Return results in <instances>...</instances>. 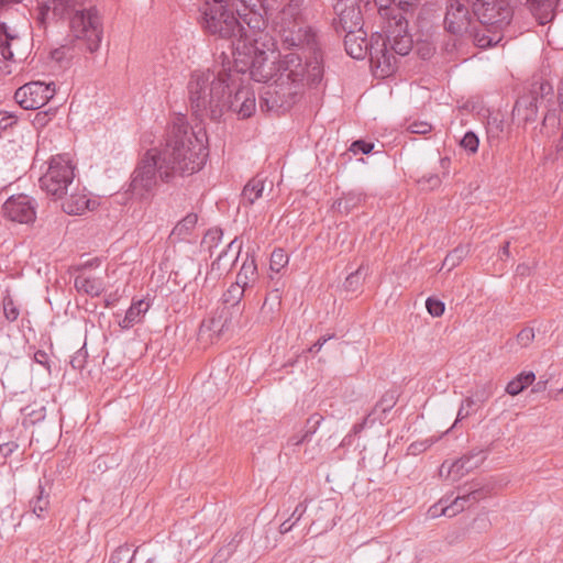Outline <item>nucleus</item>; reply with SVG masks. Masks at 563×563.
Here are the masks:
<instances>
[{
	"mask_svg": "<svg viewBox=\"0 0 563 563\" xmlns=\"http://www.w3.org/2000/svg\"><path fill=\"white\" fill-rule=\"evenodd\" d=\"M93 0H47L41 1L36 9V23L45 29L47 23L57 18H70L76 11L81 8H88Z\"/></svg>",
	"mask_w": 563,
	"mask_h": 563,
	"instance_id": "14",
	"label": "nucleus"
},
{
	"mask_svg": "<svg viewBox=\"0 0 563 563\" xmlns=\"http://www.w3.org/2000/svg\"><path fill=\"white\" fill-rule=\"evenodd\" d=\"M363 265H361L355 272L351 273L344 282V287L349 291H356L363 282Z\"/></svg>",
	"mask_w": 563,
	"mask_h": 563,
	"instance_id": "43",
	"label": "nucleus"
},
{
	"mask_svg": "<svg viewBox=\"0 0 563 563\" xmlns=\"http://www.w3.org/2000/svg\"><path fill=\"white\" fill-rule=\"evenodd\" d=\"M558 99H559V106L561 108V112H563V80H561L559 88H558Z\"/></svg>",
	"mask_w": 563,
	"mask_h": 563,
	"instance_id": "64",
	"label": "nucleus"
},
{
	"mask_svg": "<svg viewBox=\"0 0 563 563\" xmlns=\"http://www.w3.org/2000/svg\"><path fill=\"white\" fill-rule=\"evenodd\" d=\"M417 0H390V5L396 8V13L407 12L416 4Z\"/></svg>",
	"mask_w": 563,
	"mask_h": 563,
	"instance_id": "55",
	"label": "nucleus"
},
{
	"mask_svg": "<svg viewBox=\"0 0 563 563\" xmlns=\"http://www.w3.org/2000/svg\"><path fill=\"white\" fill-rule=\"evenodd\" d=\"M543 98L539 99L534 95H525L520 97L514 107L512 118L518 123H531L537 120L538 110L540 104L543 103Z\"/></svg>",
	"mask_w": 563,
	"mask_h": 563,
	"instance_id": "20",
	"label": "nucleus"
},
{
	"mask_svg": "<svg viewBox=\"0 0 563 563\" xmlns=\"http://www.w3.org/2000/svg\"><path fill=\"white\" fill-rule=\"evenodd\" d=\"M303 0H287L286 5L277 15L276 30L284 48L307 49L310 56L322 55L316 33L305 25L301 14Z\"/></svg>",
	"mask_w": 563,
	"mask_h": 563,
	"instance_id": "5",
	"label": "nucleus"
},
{
	"mask_svg": "<svg viewBox=\"0 0 563 563\" xmlns=\"http://www.w3.org/2000/svg\"><path fill=\"white\" fill-rule=\"evenodd\" d=\"M238 243V239H233L227 246V250L222 251L216 261L212 263V269H221V263L227 257L228 253L233 250L234 245Z\"/></svg>",
	"mask_w": 563,
	"mask_h": 563,
	"instance_id": "57",
	"label": "nucleus"
},
{
	"mask_svg": "<svg viewBox=\"0 0 563 563\" xmlns=\"http://www.w3.org/2000/svg\"><path fill=\"white\" fill-rule=\"evenodd\" d=\"M258 277L257 265L253 256H246L240 272L236 276V284H240L243 288L247 289L252 287Z\"/></svg>",
	"mask_w": 563,
	"mask_h": 563,
	"instance_id": "27",
	"label": "nucleus"
},
{
	"mask_svg": "<svg viewBox=\"0 0 563 563\" xmlns=\"http://www.w3.org/2000/svg\"><path fill=\"white\" fill-rule=\"evenodd\" d=\"M223 232L219 228H212L207 231L202 241L201 247L205 249L212 255L213 249H216L222 241Z\"/></svg>",
	"mask_w": 563,
	"mask_h": 563,
	"instance_id": "38",
	"label": "nucleus"
},
{
	"mask_svg": "<svg viewBox=\"0 0 563 563\" xmlns=\"http://www.w3.org/2000/svg\"><path fill=\"white\" fill-rule=\"evenodd\" d=\"M244 291L245 288L240 286V284H231L222 295V301L224 303V307L234 308L235 306H238L241 299L243 298Z\"/></svg>",
	"mask_w": 563,
	"mask_h": 563,
	"instance_id": "36",
	"label": "nucleus"
},
{
	"mask_svg": "<svg viewBox=\"0 0 563 563\" xmlns=\"http://www.w3.org/2000/svg\"><path fill=\"white\" fill-rule=\"evenodd\" d=\"M288 255L282 249H276L271 254L269 267L272 271L278 273L288 264Z\"/></svg>",
	"mask_w": 563,
	"mask_h": 563,
	"instance_id": "39",
	"label": "nucleus"
},
{
	"mask_svg": "<svg viewBox=\"0 0 563 563\" xmlns=\"http://www.w3.org/2000/svg\"><path fill=\"white\" fill-rule=\"evenodd\" d=\"M56 93L54 81H30L14 92L16 103L25 110H36L45 106Z\"/></svg>",
	"mask_w": 563,
	"mask_h": 563,
	"instance_id": "12",
	"label": "nucleus"
},
{
	"mask_svg": "<svg viewBox=\"0 0 563 563\" xmlns=\"http://www.w3.org/2000/svg\"><path fill=\"white\" fill-rule=\"evenodd\" d=\"M333 10L341 30H356L362 26L360 0H333Z\"/></svg>",
	"mask_w": 563,
	"mask_h": 563,
	"instance_id": "18",
	"label": "nucleus"
},
{
	"mask_svg": "<svg viewBox=\"0 0 563 563\" xmlns=\"http://www.w3.org/2000/svg\"><path fill=\"white\" fill-rule=\"evenodd\" d=\"M440 440V437H429L420 441L412 442L408 446V453L412 455H418L424 451H427L429 448H431L434 443H437Z\"/></svg>",
	"mask_w": 563,
	"mask_h": 563,
	"instance_id": "42",
	"label": "nucleus"
},
{
	"mask_svg": "<svg viewBox=\"0 0 563 563\" xmlns=\"http://www.w3.org/2000/svg\"><path fill=\"white\" fill-rule=\"evenodd\" d=\"M462 468L463 464L460 463V460L452 463L443 462L440 466L439 475L445 481L455 483L466 475Z\"/></svg>",
	"mask_w": 563,
	"mask_h": 563,
	"instance_id": "34",
	"label": "nucleus"
},
{
	"mask_svg": "<svg viewBox=\"0 0 563 563\" xmlns=\"http://www.w3.org/2000/svg\"><path fill=\"white\" fill-rule=\"evenodd\" d=\"M232 313L228 307L221 308L216 316L207 321H203L200 327V333L210 332L211 335L217 338L221 336L231 327Z\"/></svg>",
	"mask_w": 563,
	"mask_h": 563,
	"instance_id": "21",
	"label": "nucleus"
},
{
	"mask_svg": "<svg viewBox=\"0 0 563 563\" xmlns=\"http://www.w3.org/2000/svg\"><path fill=\"white\" fill-rule=\"evenodd\" d=\"M87 352L84 349L78 350L70 358V365L74 369H82L86 363Z\"/></svg>",
	"mask_w": 563,
	"mask_h": 563,
	"instance_id": "53",
	"label": "nucleus"
},
{
	"mask_svg": "<svg viewBox=\"0 0 563 563\" xmlns=\"http://www.w3.org/2000/svg\"><path fill=\"white\" fill-rule=\"evenodd\" d=\"M426 307L432 317H440L444 312V303L441 300L434 298H428L426 301Z\"/></svg>",
	"mask_w": 563,
	"mask_h": 563,
	"instance_id": "49",
	"label": "nucleus"
},
{
	"mask_svg": "<svg viewBox=\"0 0 563 563\" xmlns=\"http://www.w3.org/2000/svg\"><path fill=\"white\" fill-rule=\"evenodd\" d=\"M534 339V331L531 328H525L517 334V342L521 346H528Z\"/></svg>",
	"mask_w": 563,
	"mask_h": 563,
	"instance_id": "52",
	"label": "nucleus"
},
{
	"mask_svg": "<svg viewBox=\"0 0 563 563\" xmlns=\"http://www.w3.org/2000/svg\"><path fill=\"white\" fill-rule=\"evenodd\" d=\"M302 63L297 53L283 55L277 62V80L299 89L305 86L318 85L323 76L322 55L310 56Z\"/></svg>",
	"mask_w": 563,
	"mask_h": 563,
	"instance_id": "7",
	"label": "nucleus"
},
{
	"mask_svg": "<svg viewBox=\"0 0 563 563\" xmlns=\"http://www.w3.org/2000/svg\"><path fill=\"white\" fill-rule=\"evenodd\" d=\"M221 64L216 63L211 68L192 71L188 81V96L191 109L197 117L220 119L225 112L224 92L234 84L236 74L230 58L222 53Z\"/></svg>",
	"mask_w": 563,
	"mask_h": 563,
	"instance_id": "2",
	"label": "nucleus"
},
{
	"mask_svg": "<svg viewBox=\"0 0 563 563\" xmlns=\"http://www.w3.org/2000/svg\"><path fill=\"white\" fill-rule=\"evenodd\" d=\"M384 30L386 33L384 41L394 56L409 54L412 48V38L408 33V22L402 13L393 14L391 18L386 19Z\"/></svg>",
	"mask_w": 563,
	"mask_h": 563,
	"instance_id": "13",
	"label": "nucleus"
},
{
	"mask_svg": "<svg viewBox=\"0 0 563 563\" xmlns=\"http://www.w3.org/2000/svg\"><path fill=\"white\" fill-rule=\"evenodd\" d=\"M346 32L344 45L346 53L355 58L362 59L367 54L376 76L388 77L397 69V57L388 49L384 37L380 34H374L371 41H367L362 26L356 30H343Z\"/></svg>",
	"mask_w": 563,
	"mask_h": 563,
	"instance_id": "6",
	"label": "nucleus"
},
{
	"mask_svg": "<svg viewBox=\"0 0 563 563\" xmlns=\"http://www.w3.org/2000/svg\"><path fill=\"white\" fill-rule=\"evenodd\" d=\"M2 308H3V314L8 321L13 322L19 318V316H20L19 308L16 307L13 298L9 294H7L3 297Z\"/></svg>",
	"mask_w": 563,
	"mask_h": 563,
	"instance_id": "41",
	"label": "nucleus"
},
{
	"mask_svg": "<svg viewBox=\"0 0 563 563\" xmlns=\"http://www.w3.org/2000/svg\"><path fill=\"white\" fill-rule=\"evenodd\" d=\"M49 495H35L30 501V507L32 508L33 512L38 517L42 518L44 516V512L48 509Z\"/></svg>",
	"mask_w": 563,
	"mask_h": 563,
	"instance_id": "40",
	"label": "nucleus"
},
{
	"mask_svg": "<svg viewBox=\"0 0 563 563\" xmlns=\"http://www.w3.org/2000/svg\"><path fill=\"white\" fill-rule=\"evenodd\" d=\"M198 222L196 213H188L173 229L170 236L177 240H184L190 235Z\"/></svg>",
	"mask_w": 563,
	"mask_h": 563,
	"instance_id": "31",
	"label": "nucleus"
},
{
	"mask_svg": "<svg viewBox=\"0 0 563 563\" xmlns=\"http://www.w3.org/2000/svg\"><path fill=\"white\" fill-rule=\"evenodd\" d=\"M473 1L449 0L444 24L449 32L453 34H463L468 31L471 25L470 5Z\"/></svg>",
	"mask_w": 563,
	"mask_h": 563,
	"instance_id": "16",
	"label": "nucleus"
},
{
	"mask_svg": "<svg viewBox=\"0 0 563 563\" xmlns=\"http://www.w3.org/2000/svg\"><path fill=\"white\" fill-rule=\"evenodd\" d=\"M34 362L49 369L48 355L45 351L38 350L34 353Z\"/></svg>",
	"mask_w": 563,
	"mask_h": 563,
	"instance_id": "62",
	"label": "nucleus"
},
{
	"mask_svg": "<svg viewBox=\"0 0 563 563\" xmlns=\"http://www.w3.org/2000/svg\"><path fill=\"white\" fill-rule=\"evenodd\" d=\"M20 43V37L4 22L0 23V54L7 60L14 59V48Z\"/></svg>",
	"mask_w": 563,
	"mask_h": 563,
	"instance_id": "23",
	"label": "nucleus"
},
{
	"mask_svg": "<svg viewBox=\"0 0 563 563\" xmlns=\"http://www.w3.org/2000/svg\"><path fill=\"white\" fill-rule=\"evenodd\" d=\"M395 405H396V396H395V394L394 393H386L385 395H383L380 400L376 404L374 410L376 411V410L379 409V410H382V412H387Z\"/></svg>",
	"mask_w": 563,
	"mask_h": 563,
	"instance_id": "47",
	"label": "nucleus"
},
{
	"mask_svg": "<svg viewBox=\"0 0 563 563\" xmlns=\"http://www.w3.org/2000/svg\"><path fill=\"white\" fill-rule=\"evenodd\" d=\"M314 431H306L302 434H295L289 438L288 445L297 446L309 441Z\"/></svg>",
	"mask_w": 563,
	"mask_h": 563,
	"instance_id": "58",
	"label": "nucleus"
},
{
	"mask_svg": "<svg viewBox=\"0 0 563 563\" xmlns=\"http://www.w3.org/2000/svg\"><path fill=\"white\" fill-rule=\"evenodd\" d=\"M523 390V385L519 383V379L514 378L506 386V393L510 396H516Z\"/></svg>",
	"mask_w": 563,
	"mask_h": 563,
	"instance_id": "59",
	"label": "nucleus"
},
{
	"mask_svg": "<svg viewBox=\"0 0 563 563\" xmlns=\"http://www.w3.org/2000/svg\"><path fill=\"white\" fill-rule=\"evenodd\" d=\"M364 201V195L358 191H349L336 199L333 208L340 213H349Z\"/></svg>",
	"mask_w": 563,
	"mask_h": 563,
	"instance_id": "30",
	"label": "nucleus"
},
{
	"mask_svg": "<svg viewBox=\"0 0 563 563\" xmlns=\"http://www.w3.org/2000/svg\"><path fill=\"white\" fill-rule=\"evenodd\" d=\"M504 31H488L487 26H483L482 30L476 31L474 34V42L478 47H492L496 46L504 38Z\"/></svg>",
	"mask_w": 563,
	"mask_h": 563,
	"instance_id": "29",
	"label": "nucleus"
},
{
	"mask_svg": "<svg viewBox=\"0 0 563 563\" xmlns=\"http://www.w3.org/2000/svg\"><path fill=\"white\" fill-rule=\"evenodd\" d=\"M69 30L80 51L91 54L99 51L103 37V22L96 5L81 8L70 15Z\"/></svg>",
	"mask_w": 563,
	"mask_h": 563,
	"instance_id": "8",
	"label": "nucleus"
},
{
	"mask_svg": "<svg viewBox=\"0 0 563 563\" xmlns=\"http://www.w3.org/2000/svg\"><path fill=\"white\" fill-rule=\"evenodd\" d=\"M472 11L488 31L506 32L514 15L511 7L503 0H474Z\"/></svg>",
	"mask_w": 563,
	"mask_h": 563,
	"instance_id": "10",
	"label": "nucleus"
},
{
	"mask_svg": "<svg viewBox=\"0 0 563 563\" xmlns=\"http://www.w3.org/2000/svg\"><path fill=\"white\" fill-rule=\"evenodd\" d=\"M3 216L19 223H29L35 219L33 200L26 195L11 196L2 206Z\"/></svg>",
	"mask_w": 563,
	"mask_h": 563,
	"instance_id": "17",
	"label": "nucleus"
},
{
	"mask_svg": "<svg viewBox=\"0 0 563 563\" xmlns=\"http://www.w3.org/2000/svg\"><path fill=\"white\" fill-rule=\"evenodd\" d=\"M137 548L132 549L129 544L118 547L111 554L109 563H133Z\"/></svg>",
	"mask_w": 563,
	"mask_h": 563,
	"instance_id": "35",
	"label": "nucleus"
},
{
	"mask_svg": "<svg viewBox=\"0 0 563 563\" xmlns=\"http://www.w3.org/2000/svg\"><path fill=\"white\" fill-rule=\"evenodd\" d=\"M74 170L75 167L67 157H52L46 173L40 178L42 190L55 198H62L74 181Z\"/></svg>",
	"mask_w": 563,
	"mask_h": 563,
	"instance_id": "9",
	"label": "nucleus"
},
{
	"mask_svg": "<svg viewBox=\"0 0 563 563\" xmlns=\"http://www.w3.org/2000/svg\"><path fill=\"white\" fill-rule=\"evenodd\" d=\"M14 179V175H5L4 169L0 167V191L10 186Z\"/></svg>",
	"mask_w": 563,
	"mask_h": 563,
	"instance_id": "61",
	"label": "nucleus"
},
{
	"mask_svg": "<svg viewBox=\"0 0 563 563\" xmlns=\"http://www.w3.org/2000/svg\"><path fill=\"white\" fill-rule=\"evenodd\" d=\"M19 449V444L15 441H10L0 444V456L4 460L12 455Z\"/></svg>",
	"mask_w": 563,
	"mask_h": 563,
	"instance_id": "56",
	"label": "nucleus"
},
{
	"mask_svg": "<svg viewBox=\"0 0 563 563\" xmlns=\"http://www.w3.org/2000/svg\"><path fill=\"white\" fill-rule=\"evenodd\" d=\"M468 246H457L452 252H450L442 264V267H446L448 271H452L456 267L468 254Z\"/></svg>",
	"mask_w": 563,
	"mask_h": 563,
	"instance_id": "37",
	"label": "nucleus"
},
{
	"mask_svg": "<svg viewBox=\"0 0 563 563\" xmlns=\"http://www.w3.org/2000/svg\"><path fill=\"white\" fill-rule=\"evenodd\" d=\"M487 454L484 450H472L467 454L461 456L460 463L463 464L462 471H464L465 474H468L470 472L476 470L479 467L484 461L486 460Z\"/></svg>",
	"mask_w": 563,
	"mask_h": 563,
	"instance_id": "33",
	"label": "nucleus"
},
{
	"mask_svg": "<svg viewBox=\"0 0 563 563\" xmlns=\"http://www.w3.org/2000/svg\"><path fill=\"white\" fill-rule=\"evenodd\" d=\"M240 80V75L235 77L234 84L230 81V87L224 92L225 111L231 110L235 112L240 118H250L256 108L255 93L249 87H240L236 89L234 96H232L233 89L236 87Z\"/></svg>",
	"mask_w": 563,
	"mask_h": 563,
	"instance_id": "15",
	"label": "nucleus"
},
{
	"mask_svg": "<svg viewBox=\"0 0 563 563\" xmlns=\"http://www.w3.org/2000/svg\"><path fill=\"white\" fill-rule=\"evenodd\" d=\"M408 130L415 134H427L432 130V125L426 121H416L408 126Z\"/></svg>",
	"mask_w": 563,
	"mask_h": 563,
	"instance_id": "54",
	"label": "nucleus"
},
{
	"mask_svg": "<svg viewBox=\"0 0 563 563\" xmlns=\"http://www.w3.org/2000/svg\"><path fill=\"white\" fill-rule=\"evenodd\" d=\"M494 391V386L492 383H487L484 386H482L476 393H475V401H479L484 404L492 396Z\"/></svg>",
	"mask_w": 563,
	"mask_h": 563,
	"instance_id": "51",
	"label": "nucleus"
},
{
	"mask_svg": "<svg viewBox=\"0 0 563 563\" xmlns=\"http://www.w3.org/2000/svg\"><path fill=\"white\" fill-rule=\"evenodd\" d=\"M264 188L265 180L260 176H256L249 180V183L244 186L242 197L246 202L253 205L257 199L262 197Z\"/></svg>",
	"mask_w": 563,
	"mask_h": 563,
	"instance_id": "32",
	"label": "nucleus"
},
{
	"mask_svg": "<svg viewBox=\"0 0 563 563\" xmlns=\"http://www.w3.org/2000/svg\"><path fill=\"white\" fill-rule=\"evenodd\" d=\"M206 134L189 126L183 114L174 118L163 148L148 150L132 173L129 191L140 198L148 197L159 181L167 183L177 175H191L202 168L208 151Z\"/></svg>",
	"mask_w": 563,
	"mask_h": 563,
	"instance_id": "1",
	"label": "nucleus"
},
{
	"mask_svg": "<svg viewBox=\"0 0 563 563\" xmlns=\"http://www.w3.org/2000/svg\"><path fill=\"white\" fill-rule=\"evenodd\" d=\"M199 23L205 32L219 38L231 42L233 52L234 42L251 37L252 30L264 26L265 22L261 15L252 14L246 21L245 27L236 14L233 0H201L199 5Z\"/></svg>",
	"mask_w": 563,
	"mask_h": 563,
	"instance_id": "3",
	"label": "nucleus"
},
{
	"mask_svg": "<svg viewBox=\"0 0 563 563\" xmlns=\"http://www.w3.org/2000/svg\"><path fill=\"white\" fill-rule=\"evenodd\" d=\"M373 148H374V143L365 142L363 140H357L351 144L350 152H352L355 155L358 153L368 154L373 151Z\"/></svg>",
	"mask_w": 563,
	"mask_h": 563,
	"instance_id": "50",
	"label": "nucleus"
},
{
	"mask_svg": "<svg viewBox=\"0 0 563 563\" xmlns=\"http://www.w3.org/2000/svg\"><path fill=\"white\" fill-rule=\"evenodd\" d=\"M275 42L262 26L252 30L251 37L234 42L233 74L236 77L246 69L250 76L257 82H268L277 78V62H268L267 52H273Z\"/></svg>",
	"mask_w": 563,
	"mask_h": 563,
	"instance_id": "4",
	"label": "nucleus"
},
{
	"mask_svg": "<svg viewBox=\"0 0 563 563\" xmlns=\"http://www.w3.org/2000/svg\"><path fill=\"white\" fill-rule=\"evenodd\" d=\"M332 335L329 336H321L310 349L309 352L311 353H318L322 346L328 342V340L332 339Z\"/></svg>",
	"mask_w": 563,
	"mask_h": 563,
	"instance_id": "63",
	"label": "nucleus"
},
{
	"mask_svg": "<svg viewBox=\"0 0 563 563\" xmlns=\"http://www.w3.org/2000/svg\"><path fill=\"white\" fill-rule=\"evenodd\" d=\"M74 286L78 292H82L91 297H98L104 290V284L101 278L86 274L76 276Z\"/></svg>",
	"mask_w": 563,
	"mask_h": 563,
	"instance_id": "24",
	"label": "nucleus"
},
{
	"mask_svg": "<svg viewBox=\"0 0 563 563\" xmlns=\"http://www.w3.org/2000/svg\"><path fill=\"white\" fill-rule=\"evenodd\" d=\"M471 495H445L428 509V516L432 519L444 516L455 517L470 504Z\"/></svg>",
	"mask_w": 563,
	"mask_h": 563,
	"instance_id": "19",
	"label": "nucleus"
},
{
	"mask_svg": "<svg viewBox=\"0 0 563 563\" xmlns=\"http://www.w3.org/2000/svg\"><path fill=\"white\" fill-rule=\"evenodd\" d=\"M515 378L519 379V383H521V385H523V389H525L527 386L531 385L534 382L536 375L533 372L529 371V372L520 373Z\"/></svg>",
	"mask_w": 563,
	"mask_h": 563,
	"instance_id": "60",
	"label": "nucleus"
},
{
	"mask_svg": "<svg viewBox=\"0 0 563 563\" xmlns=\"http://www.w3.org/2000/svg\"><path fill=\"white\" fill-rule=\"evenodd\" d=\"M475 405V399H473L472 397H467L465 398L462 404H461V407L459 408V411H457V416H456V420L453 424V427L461 420L467 418L471 413H472V410H473V406Z\"/></svg>",
	"mask_w": 563,
	"mask_h": 563,
	"instance_id": "46",
	"label": "nucleus"
},
{
	"mask_svg": "<svg viewBox=\"0 0 563 563\" xmlns=\"http://www.w3.org/2000/svg\"><path fill=\"white\" fill-rule=\"evenodd\" d=\"M376 5L378 7L379 15L386 20L388 18H391L393 14L396 13V8L390 5V0H374Z\"/></svg>",
	"mask_w": 563,
	"mask_h": 563,
	"instance_id": "48",
	"label": "nucleus"
},
{
	"mask_svg": "<svg viewBox=\"0 0 563 563\" xmlns=\"http://www.w3.org/2000/svg\"><path fill=\"white\" fill-rule=\"evenodd\" d=\"M531 14L539 24L544 25L554 18L553 0H527Z\"/></svg>",
	"mask_w": 563,
	"mask_h": 563,
	"instance_id": "25",
	"label": "nucleus"
},
{
	"mask_svg": "<svg viewBox=\"0 0 563 563\" xmlns=\"http://www.w3.org/2000/svg\"><path fill=\"white\" fill-rule=\"evenodd\" d=\"M150 303L144 299L132 302L130 308L126 310L124 318L119 322L123 329H130L134 324L139 323L145 313L148 311Z\"/></svg>",
	"mask_w": 563,
	"mask_h": 563,
	"instance_id": "26",
	"label": "nucleus"
},
{
	"mask_svg": "<svg viewBox=\"0 0 563 563\" xmlns=\"http://www.w3.org/2000/svg\"><path fill=\"white\" fill-rule=\"evenodd\" d=\"M302 91L297 87L280 84V80L274 79L273 82L263 88L260 95V108L263 111H285L289 109L296 100V97Z\"/></svg>",
	"mask_w": 563,
	"mask_h": 563,
	"instance_id": "11",
	"label": "nucleus"
},
{
	"mask_svg": "<svg viewBox=\"0 0 563 563\" xmlns=\"http://www.w3.org/2000/svg\"><path fill=\"white\" fill-rule=\"evenodd\" d=\"M56 113V109L49 108L45 111H40L35 114L33 119V125L36 129H42L48 124V122L53 119Z\"/></svg>",
	"mask_w": 563,
	"mask_h": 563,
	"instance_id": "45",
	"label": "nucleus"
},
{
	"mask_svg": "<svg viewBox=\"0 0 563 563\" xmlns=\"http://www.w3.org/2000/svg\"><path fill=\"white\" fill-rule=\"evenodd\" d=\"M460 145L471 154H475L478 150L479 140L474 132H466L460 142Z\"/></svg>",
	"mask_w": 563,
	"mask_h": 563,
	"instance_id": "44",
	"label": "nucleus"
},
{
	"mask_svg": "<svg viewBox=\"0 0 563 563\" xmlns=\"http://www.w3.org/2000/svg\"><path fill=\"white\" fill-rule=\"evenodd\" d=\"M96 200L87 197L84 192H74L63 202V210L68 214H82L87 210H93Z\"/></svg>",
	"mask_w": 563,
	"mask_h": 563,
	"instance_id": "22",
	"label": "nucleus"
},
{
	"mask_svg": "<svg viewBox=\"0 0 563 563\" xmlns=\"http://www.w3.org/2000/svg\"><path fill=\"white\" fill-rule=\"evenodd\" d=\"M561 131H563V112L561 109L548 110L542 121L541 133L552 137Z\"/></svg>",
	"mask_w": 563,
	"mask_h": 563,
	"instance_id": "28",
	"label": "nucleus"
}]
</instances>
